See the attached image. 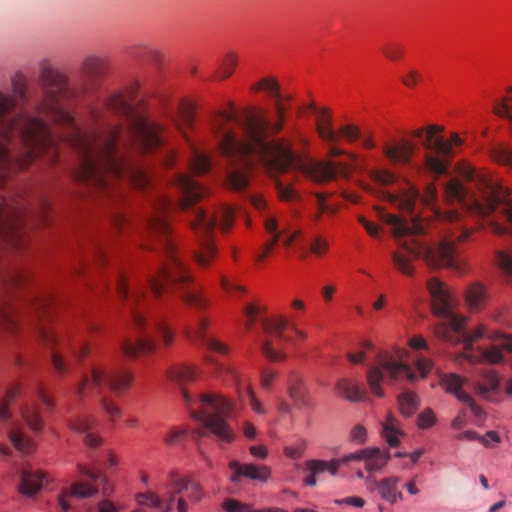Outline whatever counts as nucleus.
Wrapping results in <instances>:
<instances>
[{"mask_svg":"<svg viewBox=\"0 0 512 512\" xmlns=\"http://www.w3.org/2000/svg\"><path fill=\"white\" fill-rule=\"evenodd\" d=\"M39 85L40 95L30 98L25 77L16 75L11 80L13 95L0 92V171L22 169L42 155H47L49 162L58 157L57 138L42 119L29 114L27 107H32L59 125L63 130L59 138L78 153V182L105 196L116 193L113 181L119 178L140 189L149 186L146 171L130 163L122 148L158 149L165 137L160 124L135 115L126 99L116 94L107 99L104 110H91L87 123L79 125L66 105L81 90L46 62L40 65ZM22 216L20 206L0 196V245L22 246Z\"/></svg>","mask_w":512,"mask_h":512,"instance_id":"nucleus-1","label":"nucleus"},{"mask_svg":"<svg viewBox=\"0 0 512 512\" xmlns=\"http://www.w3.org/2000/svg\"><path fill=\"white\" fill-rule=\"evenodd\" d=\"M285 113L280 100L274 103L275 121L271 123L261 114L249 110L237 113L233 107L231 111H221L215 116L211 130L221 154L230 164L227 174L230 189L238 192L246 189L249 169L256 161H262L273 177L295 170L315 183L324 184L338 176H350L355 168L354 154H348L350 162L315 161L295 154L283 139L269 141V132L277 134L283 129Z\"/></svg>","mask_w":512,"mask_h":512,"instance_id":"nucleus-2","label":"nucleus"},{"mask_svg":"<svg viewBox=\"0 0 512 512\" xmlns=\"http://www.w3.org/2000/svg\"><path fill=\"white\" fill-rule=\"evenodd\" d=\"M385 197L391 203L404 212L411 214L410 222L390 213H383L381 219L393 227V236L396 238L398 245L407 251L409 256L415 258H423L428 265L432 267L438 266H455V244L468 239L472 230L466 228L459 222V214L456 211H449L446 219L453 227L448 230L439 246L434 249L418 240L410 242L402 240L403 237L409 235H420L424 233L425 227L422 222L414 215L416 202L420 199L418 189L412 185L408 187L401 195H395L385 192ZM437 192L434 184H428L425 189L421 201L430 205L436 200Z\"/></svg>","mask_w":512,"mask_h":512,"instance_id":"nucleus-3","label":"nucleus"},{"mask_svg":"<svg viewBox=\"0 0 512 512\" xmlns=\"http://www.w3.org/2000/svg\"><path fill=\"white\" fill-rule=\"evenodd\" d=\"M432 298V311L442 321L435 325V335L452 344L463 343L465 351L473 349V343L481 338H487L493 342L488 347H478L477 355L464 354L471 364H500L505 361L503 351L512 352V336L501 331L487 332L484 325H479L472 333L464 332L466 318L458 316L452 307L450 293L444 284L436 278L427 283Z\"/></svg>","mask_w":512,"mask_h":512,"instance_id":"nucleus-4","label":"nucleus"},{"mask_svg":"<svg viewBox=\"0 0 512 512\" xmlns=\"http://www.w3.org/2000/svg\"><path fill=\"white\" fill-rule=\"evenodd\" d=\"M172 208L173 203L164 196H157L153 202L154 213L148 219V228L151 234L158 238L159 247L168 258V262L159 268L157 276H150L147 282L155 296H160L166 285L177 286L184 303L200 312L208 307V300L198 290L187 286L192 277L175 254L174 244L169 236V224L165 217V213Z\"/></svg>","mask_w":512,"mask_h":512,"instance_id":"nucleus-5","label":"nucleus"},{"mask_svg":"<svg viewBox=\"0 0 512 512\" xmlns=\"http://www.w3.org/2000/svg\"><path fill=\"white\" fill-rule=\"evenodd\" d=\"M461 174L477 189L478 193L473 192L470 186H465L459 180L451 179L445 184L447 199L459 203L466 211L481 217L488 216L499 207L509 228L491 222L492 231L499 235L507 231L512 233V200L507 199V193L499 182L489 174L479 172L473 167H465Z\"/></svg>","mask_w":512,"mask_h":512,"instance_id":"nucleus-6","label":"nucleus"},{"mask_svg":"<svg viewBox=\"0 0 512 512\" xmlns=\"http://www.w3.org/2000/svg\"><path fill=\"white\" fill-rule=\"evenodd\" d=\"M200 404V410L190 409L191 417L202 424L193 432V437L198 440L211 433L221 444L233 443L236 434L227 422L233 409L232 403L218 394H203Z\"/></svg>","mask_w":512,"mask_h":512,"instance_id":"nucleus-7","label":"nucleus"},{"mask_svg":"<svg viewBox=\"0 0 512 512\" xmlns=\"http://www.w3.org/2000/svg\"><path fill=\"white\" fill-rule=\"evenodd\" d=\"M234 222V210L230 206L222 205L217 208L213 215H208L202 208L193 211L191 227L199 237V250L194 257L200 266H207L209 259L215 254V247L212 242V234L216 225L222 231L231 228Z\"/></svg>","mask_w":512,"mask_h":512,"instance_id":"nucleus-8","label":"nucleus"},{"mask_svg":"<svg viewBox=\"0 0 512 512\" xmlns=\"http://www.w3.org/2000/svg\"><path fill=\"white\" fill-rule=\"evenodd\" d=\"M133 381L131 372L122 368L106 369L100 364H93L89 374H84L76 388L80 399L89 394L100 395L105 387L114 393L126 391Z\"/></svg>","mask_w":512,"mask_h":512,"instance_id":"nucleus-9","label":"nucleus"},{"mask_svg":"<svg viewBox=\"0 0 512 512\" xmlns=\"http://www.w3.org/2000/svg\"><path fill=\"white\" fill-rule=\"evenodd\" d=\"M404 355H406V352L401 353L398 360L392 356H386L379 360L377 366H373L369 369L367 382L371 392L375 396L379 398L384 396L381 383L385 379V372L391 382L397 381L402 377H406L410 382H414L418 379V375L412 370L410 365L405 362Z\"/></svg>","mask_w":512,"mask_h":512,"instance_id":"nucleus-10","label":"nucleus"},{"mask_svg":"<svg viewBox=\"0 0 512 512\" xmlns=\"http://www.w3.org/2000/svg\"><path fill=\"white\" fill-rule=\"evenodd\" d=\"M440 130V127L430 125L427 128L426 140L423 142L424 148L431 152L424 157L425 169L435 176L446 173L447 165L453 155L451 144L445 142L442 137L436 136Z\"/></svg>","mask_w":512,"mask_h":512,"instance_id":"nucleus-11","label":"nucleus"},{"mask_svg":"<svg viewBox=\"0 0 512 512\" xmlns=\"http://www.w3.org/2000/svg\"><path fill=\"white\" fill-rule=\"evenodd\" d=\"M117 292L123 299L124 305L131 315L134 326L139 330L144 329L146 326V320L138 309L139 303L145 298L144 289L142 287H138L130 294L127 279L123 275H119L117 278Z\"/></svg>","mask_w":512,"mask_h":512,"instance_id":"nucleus-12","label":"nucleus"},{"mask_svg":"<svg viewBox=\"0 0 512 512\" xmlns=\"http://www.w3.org/2000/svg\"><path fill=\"white\" fill-rule=\"evenodd\" d=\"M174 181L182 194L179 203L182 209L190 208L206 194V189L188 175L177 174Z\"/></svg>","mask_w":512,"mask_h":512,"instance_id":"nucleus-13","label":"nucleus"},{"mask_svg":"<svg viewBox=\"0 0 512 512\" xmlns=\"http://www.w3.org/2000/svg\"><path fill=\"white\" fill-rule=\"evenodd\" d=\"M230 468L234 471L235 475L232 481H238L239 477L243 476L255 481L266 482L271 475V471L267 466H257L253 464H240L236 461L230 463Z\"/></svg>","mask_w":512,"mask_h":512,"instance_id":"nucleus-14","label":"nucleus"},{"mask_svg":"<svg viewBox=\"0 0 512 512\" xmlns=\"http://www.w3.org/2000/svg\"><path fill=\"white\" fill-rule=\"evenodd\" d=\"M97 492L98 489L93 484L83 482L72 484L70 490L63 491L58 498L62 512H68L70 509V504L67 500L68 497L88 498L95 495Z\"/></svg>","mask_w":512,"mask_h":512,"instance_id":"nucleus-15","label":"nucleus"},{"mask_svg":"<svg viewBox=\"0 0 512 512\" xmlns=\"http://www.w3.org/2000/svg\"><path fill=\"white\" fill-rule=\"evenodd\" d=\"M414 152V145L410 141H402L392 145H385L383 153L392 163L408 164Z\"/></svg>","mask_w":512,"mask_h":512,"instance_id":"nucleus-16","label":"nucleus"},{"mask_svg":"<svg viewBox=\"0 0 512 512\" xmlns=\"http://www.w3.org/2000/svg\"><path fill=\"white\" fill-rule=\"evenodd\" d=\"M307 108L312 109L313 111L318 113L316 129L319 136L325 141H337L338 136L337 133L332 128V118L331 115L329 114V111L325 108L317 110L314 103L309 104Z\"/></svg>","mask_w":512,"mask_h":512,"instance_id":"nucleus-17","label":"nucleus"},{"mask_svg":"<svg viewBox=\"0 0 512 512\" xmlns=\"http://www.w3.org/2000/svg\"><path fill=\"white\" fill-rule=\"evenodd\" d=\"M121 350L127 357H136L140 354L153 353L156 350V344L151 335L140 337L136 343H131L129 340H125L121 344Z\"/></svg>","mask_w":512,"mask_h":512,"instance_id":"nucleus-18","label":"nucleus"},{"mask_svg":"<svg viewBox=\"0 0 512 512\" xmlns=\"http://www.w3.org/2000/svg\"><path fill=\"white\" fill-rule=\"evenodd\" d=\"M9 439L13 446L22 453H30L34 449L33 440L23 431L21 422H12L9 432Z\"/></svg>","mask_w":512,"mask_h":512,"instance_id":"nucleus-19","label":"nucleus"},{"mask_svg":"<svg viewBox=\"0 0 512 512\" xmlns=\"http://www.w3.org/2000/svg\"><path fill=\"white\" fill-rule=\"evenodd\" d=\"M20 479V493L25 496H33L42 488L44 474L23 469L20 472Z\"/></svg>","mask_w":512,"mask_h":512,"instance_id":"nucleus-20","label":"nucleus"},{"mask_svg":"<svg viewBox=\"0 0 512 512\" xmlns=\"http://www.w3.org/2000/svg\"><path fill=\"white\" fill-rule=\"evenodd\" d=\"M71 428L84 435L85 443L90 447H97L101 439L93 432L94 420L89 416H80L70 424Z\"/></svg>","mask_w":512,"mask_h":512,"instance_id":"nucleus-21","label":"nucleus"},{"mask_svg":"<svg viewBox=\"0 0 512 512\" xmlns=\"http://www.w3.org/2000/svg\"><path fill=\"white\" fill-rule=\"evenodd\" d=\"M305 466L310 472V475L304 481L307 486H315L317 483L316 475L320 473L328 471L332 475H336L338 471L337 461L310 460L305 463Z\"/></svg>","mask_w":512,"mask_h":512,"instance_id":"nucleus-22","label":"nucleus"},{"mask_svg":"<svg viewBox=\"0 0 512 512\" xmlns=\"http://www.w3.org/2000/svg\"><path fill=\"white\" fill-rule=\"evenodd\" d=\"M264 226L266 231L272 236L264 245L263 252L256 256L257 261L264 260L273 250L281 236L285 233L284 231L278 230V221L274 216H266L264 219Z\"/></svg>","mask_w":512,"mask_h":512,"instance_id":"nucleus-23","label":"nucleus"},{"mask_svg":"<svg viewBox=\"0 0 512 512\" xmlns=\"http://www.w3.org/2000/svg\"><path fill=\"white\" fill-rule=\"evenodd\" d=\"M207 325H208L207 321L204 319H201L198 324V329L195 332H192L191 330L186 331L187 337L192 341H194L196 339L201 340L211 351H214V352H217L220 354H226L228 351V348L226 345L217 341L216 339L206 338L204 332H205Z\"/></svg>","mask_w":512,"mask_h":512,"instance_id":"nucleus-24","label":"nucleus"},{"mask_svg":"<svg viewBox=\"0 0 512 512\" xmlns=\"http://www.w3.org/2000/svg\"><path fill=\"white\" fill-rule=\"evenodd\" d=\"M390 459L389 451H381L379 448H368L365 456V468L369 473L380 471Z\"/></svg>","mask_w":512,"mask_h":512,"instance_id":"nucleus-25","label":"nucleus"},{"mask_svg":"<svg viewBox=\"0 0 512 512\" xmlns=\"http://www.w3.org/2000/svg\"><path fill=\"white\" fill-rule=\"evenodd\" d=\"M335 391L338 395L350 402H360L363 400L359 385L347 378H342L337 381Z\"/></svg>","mask_w":512,"mask_h":512,"instance_id":"nucleus-26","label":"nucleus"},{"mask_svg":"<svg viewBox=\"0 0 512 512\" xmlns=\"http://www.w3.org/2000/svg\"><path fill=\"white\" fill-rule=\"evenodd\" d=\"M399 481L400 479L398 477H389L378 483L379 494L384 500L391 504L402 499V493L397 489Z\"/></svg>","mask_w":512,"mask_h":512,"instance_id":"nucleus-27","label":"nucleus"},{"mask_svg":"<svg viewBox=\"0 0 512 512\" xmlns=\"http://www.w3.org/2000/svg\"><path fill=\"white\" fill-rule=\"evenodd\" d=\"M196 375L194 367L184 364H177L167 371L168 378L180 386L192 382Z\"/></svg>","mask_w":512,"mask_h":512,"instance_id":"nucleus-28","label":"nucleus"},{"mask_svg":"<svg viewBox=\"0 0 512 512\" xmlns=\"http://www.w3.org/2000/svg\"><path fill=\"white\" fill-rule=\"evenodd\" d=\"M399 411L402 416L411 417L420 406V398L413 391H405L397 397Z\"/></svg>","mask_w":512,"mask_h":512,"instance_id":"nucleus-29","label":"nucleus"},{"mask_svg":"<svg viewBox=\"0 0 512 512\" xmlns=\"http://www.w3.org/2000/svg\"><path fill=\"white\" fill-rule=\"evenodd\" d=\"M287 325L288 320L283 316L262 320V326L266 333L275 335L280 341L291 342L292 339L284 335V330Z\"/></svg>","mask_w":512,"mask_h":512,"instance_id":"nucleus-30","label":"nucleus"},{"mask_svg":"<svg viewBox=\"0 0 512 512\" xmlns=\"http://www.w3.org/2000/svg\"><path fill=\"white\" fill-rule=\"evenodd\" d=\"M22 421L34 433H40L43 428V422L40 416L38 404L28 405L21 410Z\"/></svg>","mask_w":512,"mask_h":512,"instance_id":"nucleus-31","label":"nucleus"},{"mask_svg":"<svg viewBox=\"0 0 512 512\" xmlns=\"http://www.w3.org/2000/svg\"><path fill=\"white\" fill-rule=\"evenodd\" d=\"M382 435L391 447H397L400 444L399 436L402 432L399 430V421L389 414L382 428Z\"/></svg>","mask_w":512,"mask_h":512,"instance_id":"nucleus-32","label":"nucleus"},{"mask_svg":"<svg viewBox=\"0 0 512 512\" xmlns=\"http://www.w3.org/2000/svg\"><path fill=\"white\" fill-rule=\"evenodd\" d=\"M465 379L461 376L449 373L443 374L440 378V385L449 393L455 395V397L459 400V396L461 394H467L462 390V387L465 383Z\"/></svg>","mask_w":512,"mask_h":512,"instance_id":"nucleus-33","label":"nucleus"},{"mask_svg":"<svg viewBox=\"0 0 512 512\" xmlns=\"http://www.w3.org/2000/svg\"><path fill=\"white\" fill-rule=\"evenodd\" d=\"M104 68V59L95 55L87 56L82 63V72L90 79L100 76Z\"/></svg>","mask_w":512,"mask_h":512,"instance_id":"nucleus-34","label":"nucleus"},{"mask_svg":"<svg viewBox=\"0 0 512 512\" xmlns=\"http://www.w3.org/2000/svg\"><path fill=\"white\" fill-rule=\"evenodd\" d=\"M484 383H477L475 385L476 391L480 395H486L489 392H497L499 389L500 381L496 372L490 370L483 374Z\"/></svg>","mask_w":512,"mask_h":512,"instance_id":"nucleus-35","label":"nucleus"},{"mask_svg":"<svg viewBox=\"0 0 512 512\" xmlns=\"http://www.w3.org/2000/svg\"><path fill=\"white\" fill-rule=\"evenodd\" d=\"M194 106L190 102H182L179 108V117L180 120L176 123L177 128L183 133L186 134L185 128L192 127L193 125V116Z\"/></svg>","mask_w":512,"mask_h":512,"instance_id":"nucleus-36","label":"nucleus"},{"mask_svg":"<svg viewBox=\"0 0 512 512\" xmlns=\"http://www.w3.org/2000/svg\"><path fill=\"white\" fill-rule=\"evenodd\" d=\"M251 89L253 91L264 90L274 97L276 101H280L282 99L279 84L274 77H265L261 79L258 83L254 84Z\"/></svg>","mask_w":512,"mask_h":512,"instance_id":"nucleus-37","label":"nucleus"},{"mask_svg":"<svg viewBox=\"0 0 512 512\" xmlns=\"http://www.w3.org/2000/svg\"><path fill=\"white\" fill-rule=\"evenodd\" d=\"M485 299L484 288L479 284L471 285L466 291V302L471 309H479Z\"/></svg>","mask_w":512,"mask_h":512,"instance_id":"nucleus-38","label":"nucleus"},{"mask_svg":"<svg viewBox=\"0 0 512 512\" xmlns=\"http://www.w3.org/2000/svg\"><path fill=\"white\" fill-rule=\"evenodd\" d=\"M190 167L193 173L201 175L209 171L211 162L206 155L194 150L190 159Z\"/></svg>","mask_w":512,"mask_h":512,"instance_id":"nucleus-39","label":"nucleus"},{"mask_svg":"<svg viewBox=\"0 0 512 512\" xmlns=\"http://www.w3.org/2000/svg\"><path fill=\"white\" fill-rule=\"evenodd\" d=\"M392 259L397 269L406 275H412L414 268L410 264V257L398 252L392 254Z\"/></svg>","mask_w":512,"mask_h":512,"instance_id":"nucleus-40","label":"nucleus"},{"mask_svg":"<svg viewBox=\"0 0 512 512\" xmlns=\"http://www.w3.org/2000/svg\"><path fill=\"white\" fill-rule=\"evenodd\" d=\"M237 65V57L235 54H229L222 63L219 72L215 75L216 79H226L230 77Z\"/></svg>","mask_w":512,"mask_h":512,"instance_id":"nucleus-41","label":"nucleus"},{"mask_svg":"<svg viewBox=\"0 0 512 512\" xmlns=\"http://www.w3.org/2000/svg\"><path fill=\"white\" fill-rule=\"evenodd\" d=\"M495 115L512 121V97H503L501 103L494 105Z\"/></svg>","mask_w":512,"mask_h":512,"instance_id":"nucleus-42","label":"nucleus"},{"mask_svg":"<svg viewBox=\"0 0 512 512\" xmlns=\"http://www.w3.org/2000/svg\"><path fill=\"white\" fill-rule=\"evenodd\" d=\"M20 394V387L15 386L11 388L7 394L5 400L0 403V421H6L10 418V413L8 411L9 403Z\"/></svg>","mask_w":512,"mask_h":512,"instance_id":"nucleus-43","label":"nucleus"},{"mask_svg":"<svg viewBox=\"0 0 512 512\" xmlns=\"http://www.w3.org/2000/svg\"><path fill=\"white\" fill-rule=\"evenodd\" d=\"M154 328L160 339L163 341L164 346L168 347L173 343L174 334L163 321H156Z\"/></svg>","mask_w":512,"mask_h":512,"instance_id":"nucleus-44","label":"nucleus"},{"mask_svg":"<svg viewBox=\"0 0 512 512\" xmlns=\"http://www.w3.org/2000/svg\"><path fill=\"white\" fill-rule=\"evenodd\" d=\"M261 351L271 361H283L285 359L284 353L274 349L272 340H266L261 346Z\"/></svg>","mask_w":512,"mask_h":512,"instance_id":"nucleus-45","label":"nucleus"},{"mask_svg":"<svg viewBox=\"0 0 512 512\" xmlns=\"http://www.w3.org/2000/svg\"><path fill=\"white\" fill-rule=\"evenodd\" d=\"M382 51L385 57L392 61L401 59L404 54L403 46L398 43L386 44L383 46Z\"/></svg>","mask_w":512,"mask_h":512,"instance_id":"nucleus-46","label":"nucleus"},{"mask_svg":"<svg viewBox=\"0 0 512 512\" xmlns=\"http://www.w3.org/2000/svg\"><path fill=\"white\" fill-rule=\"evenodd\" d=\"M436 423V417L430 408L422 411L417 418V425L421 429H428Z\"/></svg>","mask_w":512,"mask_h":512,"instance_id":"nucleus-47","label":"nucleus"},{"mask_svg":"<svg viewBox=\"0 0 512 512\" xmlns=\"http://www.w3.org/2000/svg\"><path fill=\"white\" fill-rule=\"evenodd\" d=\"M459 401L468 405L471 409V412L473 413V415L476 418H478L480 420L485 419L484 411L482 410V408L479 405L476 404L474 399L469 394H461L459 396Z\"/></svg>","mask_w":512,"mask_h":512,"instance_id":"nucleus-48","label":"nucleus"},{"mask_svg":"<svg viewBox=\"0 0 512 512\" xmlns=\"http://www.w3.org/2000/svg\"><path fill=\"white\" fill-rule=\"evenodd\" d=\"M170 479H171V484L173 486V491L171 494H174V496L176 494H180L182 492H186V490L188 489V486H189V483H190V479L188 478H179L177 475H176V472H170Z\"/></svg>","mask_w":512,"mask_h":512,"instance_id":"nucleus-49","label":"nucleus"},{"mask_svg":"<svg viewBox=\"0 0 512 512\" xmlns=\"http://www.w3.org/2000/svg\"><path fill=\"white\" fill-rule=\"evenodd\" d=\"M223 509L227 512H253L249 505L243 504L234 499H228L223 503Z\"/></svg>","mask_w":512,"mask_h":512,"instance_id":"nucleus-50","label":"nucleus"},{"mask_svg":"<svg viewBox=\"0 0 512 512\" xmlns=\"http://www.w3.org/2000/svg\"><path fill=\"white\" fill-rule=\"evenodd\" d=\"M494 160L498 163L512 167V150L509 148H499L494 151Z\"/></svg>","mask_w":512,"mask_h":512,"instance_id":"nucleus-51","label":"nucleus"},{"mask_svg":"<svg viewBox=\"0 0 512 512\" xmlns=\"http://www.w3.org/2000/svg\"><path fill=\"white\" fill-rule=\"evenodd\" d=\"M275 186L278 197L282 201H291L294 198L295 192L290 186H285L280 180H275Z\"/></svg>","mask_w":512,"mask_h":512,"instance_id":"nucleus-52","label":"nucleus"},{"mask_svg":"<svg viewBox=\"0 0 512 512\" xmlns=\"http://www.w3.org/2000/svg\"><path fill=\"white\" fill-rule=\"evenodd\" d=\"M186 496L191 501L198 502L203 498L204 494L201 486L198 483L190 480L188 489L186 490Z\"/></svg>","mask_w":512,"mask_h":512,"instance_id":"nucleus-53","label":"nucleus"},{"mask_svg":"<svg viewBox=\"0 0 512 512\" xmlns=\"http://www.w3.org/2000/svg\"><path fill=\"white\" fill-rule=\"evenodd\" d=\"M143 500H147L149 502V506L152 508H160L163 504L162 499L152 492L142 493L138 495V502L143 504Z\"/></svg>","mask_w":512,"mask_h":512,"instance_id":"nucleus-54","label":"nucleus"},{"mask_svg":"<svg viewBox=\"0 0 512 512\" xmlns=\"http://www.w3.org/2000/svg\"><path fill=\"white\" fill-rule=\"evenodd\" d=\"M341 136L350 142H354L359 138V130L353 125H344L339 129Z\"/></svg>","mask_w":512,"mask_h":512,"instance_id":"nucleus-55","label":"nucleus"},{"mask_svg":"<svg viewBox=\"0 0 512 512\" xmlns=\"http://www.w3.org/2000/svg\"><path fill=\"white\" fill-rule=\"evenodd\" d=\"M367 431L364 426L356 425L350 432V439L356 443H364L366 441Z\"/></svg>","mask_w":512,"mask_h":512,"instance_id":"nucleus-56","label":"nucleus"},{"mask_svg":"<svg viewBox=\"0 0 512 512\" xmlns=\"http://www.w3.org/2000/svg\"><path fill=\"white\" fill-rule=\"evenodd\" d=\"M246 395L249 399V403H250V406L253 409V411L256 412L257 414H264L265 410L262 407V404L256 398L255 393L253 392V390L250 387L246 388Z\"/></svg>","mask_w":512,"mask_h":512,"instance_id":"nucleus-57","label":"nucleus"},{"mask_svg":"<svg viewBox=\"0 0 512 512\" xmlns=\"http://www.w3.org/2000/svg\"><path fill=\"white\" fill-rule=\"evenodd\" d=\"M374 180L381 185H390L394 183L395 176L389 171H379L374 174Z\"/></svg>","mask_w":512,"mask_h":512,"instance_id":"nucleus-58","label":"nucleus"},{"mask_svg":"<svg viewBox=\"0 0 512 512\" xmlns=\"http://www.w3.org/2000/svg\"><path fill=\"white\" fill-rule=\"evenodd\" d=\"M298 409L311 407V401L303 391L300 394H293L291 399Z\"/></svg>","mask_w":512,"mask_h":512,"instance_id":"nucleus-59","label":"nucleus"},{"mask_svg":"<svg viewBox=\"0 0 512 512\" xmlns=\"http://www.w3.org/2000/svg\"><path fill=\"white\" fill-rule=\"evenodd\" d=\"M310 249H311L312 253H314L316 255H322L328 249V242L326 240L322 239L321 237H316L312 241Z\"/></svg>","mask_w":512,"mask_h":512,"instance_id":"nucleus-60","label":"nucleus"},{"mask_svg":"<svg viewBox=\"0 0 512 512\" xmlns=\"http://www.w3.org/2000/svg\"><path fill=\"white\" fill-rule=\"evenodd\" d=\"M301 384L302 380L297 375H291L288 381V393L290 398L292 399V395L300 394L302 392L301 390Z\"/></svg>","mask_w":512,"mask_h":512,"instance_id":"nucleus-61","label":"nucleus"},{"mask_svg":"<svg viewBox=\"0 0 512 512\" xmlns=\"http://www.w3.org/2000/svg\"><path fill=\"white\" fill-rule=\"evenodd\" d=\"M277 376V372L265 369L261 372V385L264 389H269Z\"/></svg>","mask_w":512,"mask_h":512,"instance_id":"nucleus-62","label":"nucleus"},{"mask_svg":"<svg viewBox=\"0 0 512 512\" xmlns=\"http://www.w3.org/2000/svg\"><path fill=\"white\" fill-rule=\"evenodd\" d=\"M101 405L104 411L110 416L111 420L121 415L120 409L106 399H101Z\"/></svg>","mask_w":512,"mask_h":512,"instance_id":"nucleus-63","label":"nucleus"},{"mask_svg":"<svg viewBox=\"0 0 512 512\" xmlns=\"http://www.w3.org/2000/svg\"><path fill=\"white\" fill-rule=\"evenodd\" d=\"M186 435H187L186 430H172L164 437V441L168 445H175L179 441V439H181L182 437H184Z\"/></svg>","mask_w":512,"mask_h":512,"instance_id":"nucleus-64","label":"nucleus"}]
</instances>
